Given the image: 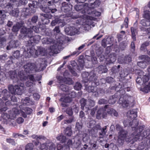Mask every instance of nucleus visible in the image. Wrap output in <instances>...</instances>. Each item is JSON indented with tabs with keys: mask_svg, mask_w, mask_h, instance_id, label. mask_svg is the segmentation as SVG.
Masks as SVG:
<instances>
[{
	"mask_svg": "<svg viewBox=\"0 0 150 150\" xmlns=\"http://www.w3.org/2000/svg\"><path fill=\"white\" fill-rule=\"evenodd\" d=\"M144 125L140 126L136 130V132L134 133L132 138L131 140L133 141H137V140H141L144 138H146L148 135L149 134V132L148 131L144 130L142 133H141L144 128Z\"/></svg>",
	"mask_w": 150,
	"mask_h": 150,
	"instance_id": "1",
	"label": "nucleus"
},
{
	"mask_svg": "<svg viewBox=\"0 0 150 150\" xmlns=\"http://www.w3.org/2000/svg\"><path fill=\"white\" fill-rule=\"evenodd\" d=\"M25 86L24 84L21 83L20 85H9L8 86V89L12 94L21 95L24 91Z\"/></svg>",
	"mask_w": 150,
	"mask_h": 150,
	"instance_id": "2",
	"label": "nucleus"
},
{
	"mask_svg": "<svg viewBox=\"0 0 150 150\" xmlns=\"http://www.w3.org/2000/svg\"><path fill=\"white\" fill-rule=\"evenodd\" d=\"M143 17L146 20L143 19L141 21V24L144 26H150V11H146L144 12Z\"/></svg>",
	"mask_w": 150,
	"mask_h": 150,
	"instance_id": "3",
	"label": "nucleus"
},
{
	"mask_svg": "<svg viewBox=\"0 0 150 150\" xmlns=\"http://www.w3.org/2000/svg\"><path fill=\"white\" fill-rule=\"evenodd\" d=\"M89 8L88 4L87 3H85L81 5H76L74 6L75 10L77 11H80L82 14L86 15V11L88 10Z\"/></svg>",
	"mask_w": 150,
	"mask_h": 150,
	"instance_id": "4",
	"label": "nucleus"
},
{
	"mask_svg": "<svg viewBox=\"0 0 150 150\" xmlns=\"http://www.w3.org/2000/svg\"><path fill=\"white\" fill-rule=\"evenodd\" d=\"M143 73L142 71H140L139 73V76L136 80L137 83L140 85L144 84L145 82H148L149 80V78L147 75H143L142 76L141 74Z\"/></svg>",
	"mask_w": 150,
	"mask_h": 150,
	"instance_id": "5",
	"label": "nucleus"
},
{
	"mask_svg": "<svg viewBox=\"0 0 150 150\" xmlns=\"http://www.w3.org/2000/svg\"><path fill=\"white\" fill-rule=\"evenodd\" d=\"M26 49H25L23 51V55L26 58H29L34 53V50L33 49V47L28 45V44L26 45Z\"/></svg>",
	"mask_w": 150,
	"mask_h": 150,
	"instance_id": "6",
	"label": "nucleus"
},
{
	"mask_svg": "<svg viewBox=\"0 0 150 150\" xmlns=\"http://www.w3.org/2000/svg\"><path fill=\"white\" fill-rule=\"evenodd\" d=\"M30 37L28 41V45L33 47L34 43H37L40 39V37L39 35H35L32 37L28 36Z\"/></svg>",
	"mask_w": 150,
	"mask_h": 150,
	"instance_id": "7",
	"label": "nucleus"
},
{
	"mask_svg": "<svg viewBox=\"0 0 150 150\" xmlns=\"http://www.w3.org/2000/svg\"><path fill=\"white\" fill-rule=\"evenodd\" d=\"M36 67V65L34 63H28L23 66L24 71L27 73H31Z\"/></svg>",
	"mask_w": 150,
	"mask_h": 150,
	"instance_id": "8",
	"label": "nucleus"
},
{
	"mask_svg": "<svg viewBox=\"0 0 150 150\" xmlns=\"http://www.w3.org/2000/svg\"><path fill=\"white\" fill-rule=\"evenodd\" d=\"M82 75L83 81L85 82H86L88 81H92L93 78L95 76L94 74L92 73H91L89 74L88 72L83 73Z\"/></svg>",
	"mask_w": 150,
	"mask_h": 150,
	"instance_id": "9",
	"label": "nucleus"
},
{
	"mask_svg": "<svg viewBox=\"0 0 150 150\" xmlns=\"http://www.w3.org/2000/svg\"><path fill=\"white\" fill-rule=\"evenodd\" d=\"M106 59L107 64L113 63L116 60V54L115 53H111L106 57Z\"/></svg>",
	"mask_w": 150,
	"mask_h": 150,
	"instance_id": "10",
	"label": "nucleus"
},
{
	"mask_svg": "<svg viewBox=\"0 0 150 150\" xmlns=\"http://www.w3.org/2000/svg\"><path fill=\"white\" fill-rule=\"evenodd\" d=\"M127 133V132L124 130H122V131L119 132L118 133V141H119L120 140L123 141L125 140L126 141H127L128 140H127L126 138ZM131 136L130 137V139L128 141L131 140V139L132 138V137Z\"/></svg>",
	"mask_w": 150,
	"mask_h": 150,
	"instance_id": "11",
	"label": "nucleus"
},
{
	"mask_svg": "<svg viewBox=\"0 0 150 150\" xmlns=\"http://www.w3.org/2000/svg\"><path fill=\"white\" fill-rule=\"evenodd\" d=\"M65 31L67 34L70 35H74L78 32V29L74 27L67 28L65 29Z\"/></svg>",
	"mask_w": 150,
	"mask_h": 150,
	"instance_id": "12",
	"label": "nucleus"
},
{
	"mask_svg": "<svg viewBox=\"0 0 150 150\" xmlns=\"http://www.w3.org/2000/svg\"><path fill=\"white\" fill-rule=\"evenodd\" d=\"M2 95L3 96L2 99L4 101H6L5 103V105H8V104L10 103L9 101L7 100H8V98L11 96L10 93L6 89H4L3 93Z\"/></svg>",
	"mask_w": 150,
	"mask_h": 150,
	"instance_id": "13",
	"label": "nucleus"
},
{
	"mask_svg": "<svg viewBox=\"0 0 150 150\" xmlns=\"http://www.w3.org/2000/svg\"><path fill=\"white\" fill-rule=\"evenodd\" d=\"M118 61L120 64H127L131 62L132 59L129 56H120L118 58Z\"/></svg>",
	"mask_w": 150,
	"mask_h": 150,
	"instance_id": "14",
	"label": "nucleus"
},
{
	"mask_svg": "<svg viewBox=\"0 0 150 150\" xmlns=\"http://www.w3.org/2000/svg\"><path fill=\"white\" fill-rule=\"evenodd\" d=\"M139 124L138 120L137 119H133L131 122L130 127L132 128V130H135L133 133L132 135V137L134 135V133L136 132V129L140 126H138Z\"/></svg>",
	"mask_w": 150,
	"mask_h": 150,
	"instance_id": "15",
	"label": "nucleus"
},
{
	"mask_svg": "<svg viewBox=\"0 0 150 150\" xmlns=\"http://www.w3.org/2000/svg\"><path fill=\"white\" fill-rule=\"evenodd\" d=\"M1 117L2 118L3 122L6 124L9 123L11 120L13 119V118H12L10 114L9 115L6 113H3L2 114Z\"/></svg>",
	"mask_w": 150,
	"mask_h": 150,
	"instance_id": "16",
	"label": "nucleus"
},
{
	"mask_svg": "<svg viewBox=\"0 0 150 150\" xmlns=\"http://www.w3.org/2000/svg\"><path fill=\"white\" fill-rule=\"evenodd\" d=\"M106 115V113L105 109L103 108L99 109L97 112L96 118L98 119H100L102 117L104 118Z\"/></svg>",
	"mask_w": 150,
	"mask_h": 150,
	"instance_id": "17",
	"label": "nucleus"
},
{
	"mask_svg": "<svg viewBox=\"0 0 150 150\" xmlns=\"http://www.w3.org/2000/svg\"><path fill=\"white\" fill-rule=\"evenodd\" d=\"M127 116L131 120L135 119L134 118L137 116V112L135 110H130L127 113Z\"/></svg>",
	"mask_w": 150,
	"mask_h": 150,
	"instance_id": "18",
	"label": "nucleus"
},
{
	"mask_svg": "<svg viewBox=\"0 0 150 150\" xmlns=\"http://www.w3.org/2000/svg\"><path fill=\"white\" fill-rule=\"evenodd\" d=\"M86 11L87 14H91L95 16H100L101 14L100 12L96 10L92 11L91 8L89 7L88 10Z\"/></svg>",
	"mask_w": 150,
	"mask_h": 150,
	"instance_id": "19",
	"label": "nucleus"
},
{
	"mask_svg": "<svg viewBox=\"0 0 150 150\" xmlns=\"http://www.w3.org/2000/svg\"><path fill=\"white\" fill-rule=\"evenodd\" d=\"M22 22H18L13 27L12 31L13 32H17L19 31L20 28L23 26Z\"/></svg>",
	"mask_w": 150,
	"mask_h": 150,
	"instance_id": "20",
	"label": "nucleus"
},
{
	"mask_svg": "<svg viewBox=\"0 0 150 150\" xmlns=\"http://www.w3.org/2000/svg\"><path fill=\"white\" fill-rule=\"evenodd\" d=\"M124 97H121L120 98L118 103L123 107H126L128 105V101L124 99Z\"/></svg>",
	"mask_w": 150,
	"mask_h": 150,
	"instance_id": "21",
	"label": "nucleus"
},
{
	"mask_svg": "<svg viewBox=\"0 0 150 150\" xmlns=\"http://www.w3.org/2000/svg\"><path fill=\"white\" fill-rule=\"evenodd\" d=\"M21 33L22 34H31L33 32L31 29L30 28H26L24 26L23 27L21 30Z\"/></svg>",
	"mask_w": 150,
	"mask_h": 150,
	"instance_id": "22",
	"label": "nucleus"
},
{
	"mask_svg": "<svg viewBox=\"0 0 150 150\" xmlns=\"http://www.w3.org/2000/svg\"><path fill=\"white\" fill-rule=\"evenodd\" d=\"M20 112L19 110L16 108H13L12 110L10 112V114L11 117H12V118L13 119L16 117L17 115L19 114Z\"/></svg>",
	"mask_w": 150,
	"mask_h": 150,
	"instance_id": "23",
	"label": "nucleus"
},
{
	"mask_svg": "<svg viewBox=\"0 0 150 150\" xmlns=\"http://www.w3.org/2000/svg\"><path fill=\"white\" fill-rule=\"evenodd\" d=\"M36 4L37 2L35 1H33L31 3L29 4V6L30 7L29 9L32 11L31 13H34L35 12V9L37 7Z\"/></svg>",
	"mask_w": 150,
	"mask_h": 150,
	"instance_id": "24",
	"label": "nucleus"
},
{
	"mask_svg": "<svg viewBox=\"0 0 150 150\" xmlns=\"http://www.w3.org/2000/svg\"><path fill=\"white\" fill-rule=\"evenodd\" d=\"M144 86L142 89L143 92L147 93L150 91V81L148 83L145 82L144 84Z\"/></svg>",
	"mask_w": 150,
	"mask_h": 150,
	"instance_id": "25",
	"label": "nucleus"
},
{
	"mask_svg": "<svg viewBox=\"0 0 150 150\" xmlns=\"http://www.w3.org/2000/svg\"><path fill=\"white\" fill-rule=\"evenodd\" d=\"M35 52V51H34ZM35 54L37 56L40 55L43 56L45 55L46 54L45 50L44 48H40L38 50L35 51Z\"/></svg>",
	"mask_w": 150,
	"mask_h": 150,
	"instance_id": "26",
	"label": "nucleus"
},
{
	"mask_svg": "<svg viewBox=\"0 0 150 150\" xmlns=\"http://www.w3.org/2000/svg\"><path fill=\"white\" fill-rule=\"evenodd\" d=\"M107 112L109 114L112 116L117 117L118 115V112L113 108L108 109Z\"/></svg>",
	"mask_w": 150,
	"mask_h": 150,
	"instance_id": "27",
	"label": "nucleus"
},
{
	"mask_svg": "<svg viewBox=\"0 0 150 150\" xmlns=\"http://www.w3.org/2000/svg\"><path fill=\"white\" fill-rule=\"evenodd\" d=\"M17 78L18 79H20L22 81H24L26 80V77L25 76L23 71H21L18 73Z\"/></svg>",
	"mask_w": 150,
	"mask_h": 150,
	"instance_id": "28",
	"label": "nucleus"
},
{
	"mask_svg": "<svg viewBox=\"0 0 150 150\" xmlns=\"http://www.w3.org/2000/svg\"><path fill=\"white\" fill-rule=\"evenodd\" d=\"M117 96L116 95L111 96L108 100V102L110 104H114L117 100Z\"/></svg>",
	"mask_w": 150,
	"mask_h": 150,
	"instance_id": "29",
	"label": "nucleus"
},
{
	"mask_svg": "<svg viewBox=\"0 0 150 150\" xmlns=\"http://www.w3.org/2000/svg\"><path fill=\"white\" fill-rule=\"evenodd\" d=\"M56 139L57 140L62 143L65 142L67 139L66 137L62 134L57 137Z\"/></svg>",
	"mask_w": 150,
	"mask_h": 150,
	"instance_id": "30",
	"label": "nucleus"
},
{
	"mask_svg": "<svg viewBox=\"0 0 150 150\" xmlns=\"http://www.w3.org/2000/svg\"><path fill=\"white\" fill-rule=\"evenodd\" d=\"M100 73H105L107 71V69L105 65H101L98 67Z\"/></svg>",
	"mask_w": 150,
	"mask_h": 150,
	"instance_id": "31",
	"label": "nucleus"
},
{
	"mask_svg": "<svg viewBox=\"0 0 150 150\" xmlns=\"http://www.w3.org/2000/svg\"><path fill=\"white\" fill-rule=\"evenodd\" d=\"M100 2L99 0H96L94 3L91 4V9L98 7L100 4Z\"/></svg>",
	"mask_w": 150,
	"mask_h": 150,
	"instance_id": "32",
	"label": "nucleus"
},
{
	"mask_svg": "<svg viewBox=\"0 0 150 150\" xmlns=\"http://www.w3.org/2000/svg\"><path fill=\"white\" fill-rule=\"evenodd\" d=\"M73 148L79 149L82 146L81 142L79 140L73 144Z\"/></svg>",
	"mask_w": 150,
	"mask_h": 150,
	"instance_id": "33",
	"label": "nucleus"
},
{
	"mask_svg": "<svg viewBox=\"0 0 150 150\" xmlns=\"http://www.w3.org/2000/svg\"><path fill=\"white\" fill-rule=\"evenodd\" d=\"M147 63L145 61L139 62H137V65L142 68H145L147 66Z\"/></svg>",
	"mask_w": 150,
	"mask_h": 150,
	"instance_id": "34",
	"label": "nucleus"
},
{
	"mask_svg": "<svg viewBox=\"0 0 150 150\" xmlns=\"http://www.w3.org/2000/svg\"><path fill=\"white\" fill-rule=\"evenodd\" d=\"M149 43L148 41H146L143 43L140 48V50L141 51H144L146 50V47L149 45Z\"/></svg>",
	"mask_w": 150,
	"mask_h": 150,
	"instance_id": "35",
	"label": "nucleus"
},
{
	"mask_svg": "<svg viewBox=\"0 0 150 150\" xmlns=\"http://www.w3.org/2000/svg\"><path fill=\"white\" fill-rule=\"evenodd\" d=\"M40 9L43 12L48 13H50L51 11L50 10V7H47L44 6L43 7L42 6H41L40 7Z\"/></svg>",
	"mask_w": 150,
	"mask_h": 150,
	"instance_id": "36",
	"label": "nucleus"
},
{
	"mask_svg": "<svg viewBox=\"0 0 150 150\" xmlns=\"http://www.w3.org/2000/svg\"><path fill=\"white\" fill-rule=\"evenodd\" d=\"M9 74L10 77L12 79L17 78V76L15 71H11L9 72Z\"/></svg>",
	"mask_w": 150,
	"mask_h": 150,
	"instance_id": "37",
	"label": "nucleus"
},
{
	"mask_svg": "<svg viewBox=\"0 0 150 150\" xmlns=\"http://www.w3.org/2000/svg\"><path fill=\"white\" fill-rule=\"evenodd\" d=\"M16 47L15 42L14 41H11L9 42V45L6 47L7 50H10L11 48H15Z\"/></svg>",
	"mask_w": 150,
	"mask_h": 150,
	"instance_id": "38",
	"label": "nucleus"
},
{
	"mask_svg": "<svg viewBox=\"0 0 150 150\" xmlns=\"http://www.w3.org/2000/svg\"><path fill=\"white\" fill-rule=\"evenodd\" d=\"M72 132L71 129L70 127H67L65 131V134L68 136H71L72 135Z\"/></svg>",
	"mask_w": 150,
	"mask_h": 150,
	"instance_id": "39",
	"label": "nucleus"
},
{
	"mask_svg": "<svg viewBox=\"0 0 150 150\" xmlns=\"http://www.w3.org/2000/svg\"><path fill=\"white\" fill-rule=\"evenodd\" d=\"M106 129V126H105L101 129V132H99V137L100 138H102L104 137V135L105 134V130Z\"/></svg>",
	"mask_w": 150,
	"mask_h": 150,
	"instance_id": "40",
	"label": "nucleus"
},
{
	"mask_svg": "<svg viewBox=\"0 0 150 150\" xmlns=\"http://www.w3.org/2000/svg\"><path fill=\"white\" fill-rule=\"evenodd\" d=\"M60 22V19L58 18H56L54 20H53L52 21L51 23V25L52 26H54Z\"/></svg>",
	"mask_w": 150,
	"mask_h": 150,
	"instance_id": "41",
	"label": "nucleus"
},
{
	"mask_svg": "<svg viewBox=\"0 0 150 150\" xmlns=\"http://www.w3.org/2000/svg\"><path fill=\"white\" fill-rule=\"evenodd\" d=\"M71 7V5L70 7L68 5H66V6L62 7L61 9L62 11H64V12H67L70 10Z\"/></svg>",
	"mask_w": 150,
	"mask_h": 150,
	"instance_id": "42",
	"label": "nucleus"
},
{
	"mask_svg": "<svg viewBox=\"0 0 150 150\" xmlns=\"http://www.w3.org/2000/svg\"><path fill=\"white\" fill-rule=\"evenodd\" d=\"M34 145L32 143H29L25 146V150H33Z\"/></svg>",
	"mask_w": 150,
	"mask_h": 150,
	"instance_id": "43",
	"label": "nucleus"
},
{
	"mask_svg": "<svg viewBox=\"0 0 150 150\" xmlns=\"http://www.w3.org/2000/svg\"><path fill=\"white\" fill-rule=\"evenodd\" d=\"M82 87L81 84L79 82H76L74 86L75 89L77 90H80Z\"/></svg>",
	"mask_w": 150,
	"mask_h": 150,
	"instance_id": "44",
	"label": "nucleus"
},
{
	"mask_svg": "<svg viewBox=\"0 0 150 150\" xmlns=\"http://www.w3.org/2000/svg\"><path fill=\"white\" fill-rule=\"evenodd\" d=\"M47 145L48 146V149L49 150H55V145L53 143H48Z\"/></svg>",
	"mask_w": 150,
	"mask_h": 150,
	"instance_id": "45",
	"label": "nucleus"
},
{
	"mask_svg": "<svg viewBox=\"0 0 150 150\" xmlns=\"http://www.w3.org/2000/svg\"><path fill=\"white\" fill-rule=\"evenodd\" d=\"M60 100L65 103H69L71 102V99L69 97L66 96L64 98H61Z\"/></svg>",
	"mask_w": 150,
	"mask_h": 150,
	"instance_id": "46",
	"label": "nucleus"
},
{
	"mask_svg": "<svg viewBox=\"0 0 150 150\" xmlns=\"http://www.w3.org/2000/svg\"><path fill=\"white\" fill-rule=\"evenodd\" d=\"M96 88L93 86H89L88 88V91L89 92H95L96 91Z\"/></svg>",
	"mask_w": 150,
	"mask_h": 150,
	"instance_id": "47",
	"label": "nucleus"
},
{
	"mask_svg": "<svg viewBox=\"0 0 150 150\" xmlns=\"http://www.w3.org/2000/svg\"><path fill=\"white\" fill-rule=\"evenodd\" d=\"M48 143H44L40 145V149L41 150H48V146L47 145Z\"/></svg>",
	"mask_w": 150,
	"mask_h": 150,
	"instance_id": "48",
	"label": "nucleus"
},
{
	"mask_svg": "<svg viewBox=\"0 0 150 150\" xmlns=\"http://www.w3.org/2000/svg\"><path fill=\"white\" fill-rule=\"evenodd\" d=\"M60 88L62 91L64 92H67L69 90L68 86L65 85H61L60 86Z\"/></svg>",
	"mask_w": 150,
	"mask_h": 150,
	"instance_id": "49",
	"label": "nucleus"
},
{
	"mask_svg": "<svg viewBox=\"0 0 150 150\" xmlns=\"http://www.w3.org/2000/svg\"><path fill=\"white\" fill-rule=\"evenodd\" d=\"M52 42V40L50 38H44L42 40V42L44 44H49Z\"/></svg>",
	"mask_w": 150,
	"mask_h": 150,
	"instance_id": "50",
	"label": "nucleus"
},
{
	"mask_svg": "<svg viewBox=\"0 0 150 150\" xmlns=\"http://www.w3.org/2000/svg\"><path fill=\"white\" fill-rule=\"evenodd\" d=\"M131 30L132 32V38L133 40L135 41L136 40V39L135 37L136 35L135 34L134 28L133 27H132L131 28Z\"/></svg>",
	"mask_w": 150,
	"mask_h": 150,
	"instance_id": "51",
	"label": "nucleus"
},
{
	"mask_svg": "<svg viewBox=\"0 0 150 150\" xmlns=\"http://www.w3.org/2000/svg\"><path fill=\"white\" fill-rule=\"evenodd\" d=\"M81 148L79 150H89L90 148L88 145L86 144H82Z\"/></svg>",
	"mask_w": 150,
	"mask_h": 150,
	"instance_id": "52",
	"label": "nucleus"
},
{
	"mask_svg": "<svg viewBox=\"0 0 150 150\" xmlns=\"http://www.w3.org/2000/svg\"><path fill=\"white\" fill-rule=\"evenodd\" d=\"M66 112L69 116H72L73 112L72 108H68L66 110Z\"/></svg>",
	"mask_w": 150,
	"mask_h": 150,
	"instance_id": "53",
	"label": "nucleus"
},
{
	"mask_svg": "<svg viewBox=\"0 0 150 150\" xmlns=\"http://www.w3.org/2000/svg\"><path fill=\"white\" fill-rule=\"evenodd\" d=\"M131 122L130 120L127 119L124 121L123 124L125 127L130 126Z\"/></svg>",
	"mask_w": 150,
	"mask_h": 150,
	"instance_id": "54",
	"label": "nucleus"
},
{
	"mask_svg": "<svg viewBox=\"0 0 150 150\" xmlns=\"http://www.w3.org/2000/svg\"><path fill=\"white\" fill-rule=\"evenodd\" d=\"M74 120V117L73 116H71L69 119L64 120V123L70 124L73 122Z\"/></svg>",
	"mask_w": 150,
	"mask_h": 150,
	"instance_id": "55",
	"label": "nucleus"
},
{
	"mask_svg": "<svg viewBox=\"0 0 150 150\" xmlns=\"http://www.w3.org/2000/svg\"><path fill=\"white\" fill-rule=\"evenodd\" d=\"M86 100L83 98L80 100V103L81 107L82 108H84V106L86 104Z\"/></svg>",
	"mask_w": 150,
	"mask_h": 150,
	"instance_id": "56",
	"label": "nucleus"
},
{
	"mask_svg": "<svg viewBox=\"0 0 150 150\" xmlns=\"http://www.w3.org/2000/svg\"><path fill=\"white\" fill-rule=\"evenodd\" d=\"M6 142L10 144H11L13 145H15L16 144V142L14 140L11 138H8L6 139Z\"/></svg>",
	"mask_w": 150,
	"mask_h": 150,
	"instance_id": "57",
	"label": "nucleus"
},
{
	"mask_svg": "<svg viewBox=\"0 0 150 150\" xmlns=\"http://www.w3.org/2000/svg\"><path fill=\"white\" fill-rule=\"evenodd\" d=\"M21 101L23 104L28 105V103L30 101V98L28 97H26L24 100L23 99Z\"/></svg>",
	"mask_w": 150,
	"mask_h": 150,
	"instance_id": "58",
	"label": "nucleus"
},
{
	"mask_svg": "<svg viewBox=\"0 0 150 150\" xmlns=\"http://www.w3.org/2000/svg\"><path fill=\"white\" fill-rule=\"evenodd\" d=\"M64 82L66 84H72L73 82L72 80L70 78L67 79L66 78L65 79H64Z\"/></svg>",
	"mask_w": 150,
	"mask_h": 150,
	"instance_id": "59",
	"label": "nucleus"
},
{
	"mask_svg": "<svg viewBox=\"0 0 150 150\" xmlns=\"http://www.w3.org/2000/svg\"><path fill=\"white\" fill-rule=\"evenodd\" d=\"M18 10H13L11 13V14L13 16L17 17L18 15Z\"/></svg>",
	"mask_w": 150,
	"mask_h": 150,
	"instance_id": "60",
	"label": "nucleus"
},
{
	"mask_svg": "<svg viewBox=\"0 0 150 150\" xmlns=\"http://www.w3.org/2000/svg\"><path fill=\"white\" fill-rule=\"evenodd\" d=\"M5 7L6 8H7L8 10H11L13 8V4H11L9 2L6 4Z\"/></svg>",
	"mask_w": 150,
	"mask_h": 150,
	"instance_id": "61",
	"label": "nucleus"
},
{
	"mask_svg": "<svg viewBox=\"0 0 150 150\" xmlns=\"http://www.w3.org/2000/svg\"><path fill=\"white\" fill-rule=\"evenodd\" d=\"M110 46H107V48L106 49L105 51V54L106 56L108 57V55L110 54V48L109 47Z\"/></svg>",
	"mask_w": 150,
	"mask_h": 150,
	"instance_id": "62",
	"label": "nucleus"
},
{
	"mask_svg": "<svg viewBox=\"0 0 150 150\" xmlns=\"http://www.w3.org/2000/svg\"><path fill=\"white\" fill-rule=\"evenodd\" d=\"M108 101L107 100L104 99H101L98 101V103L100 104H106L107 103Z\"/></svg>",
	"mask_w": 150,
	"mask_h": 150,
	"instance_id": "63",
	"label": "nucleus"
},
{
	"mask_svg": "<svg viewBox=\"0 0 150 150\" xmlns=\"http://www.w3.org/2000/svg\"><path fill=\"white\" fill-rule=\"evenodd\" d=\"M20 52L18 50L15 52L13 54V56L16 58H18L20 57Z\"/></svg>",
	"mask_w": 150,
	"mask_h": 150,
	"instance_id": "64",
	"label": "nucleus"
}]
</instances>
